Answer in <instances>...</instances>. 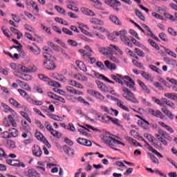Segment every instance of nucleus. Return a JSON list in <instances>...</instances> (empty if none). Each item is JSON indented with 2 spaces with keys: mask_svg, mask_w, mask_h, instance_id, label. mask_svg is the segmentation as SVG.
<instances>
[{
  "mask_svg": "<svg viewBox=\"0 0 177 177\" xmlns=\"http://www.w3.org/2000/svg\"><path fill=\"white\" fill-rule=\"evenodd\" d=\"M19 113H20L22 117H24V118H25V120H27L28 122H30V124H31V122H32L31 118H30V117H28V114H27L24 111H20Z\"/></svg>",
  "mask_w": 177,
  "mask_h": 177,
  "instance_id": "45",
  "label": "nucleus"
},
{
  "mask_svg": "<svg viewBox=\"0 0 177 177\" xmlns=\"http://www.w3.org/2000/svg\"><path fill=\"white\" fill-rule=\"evenodd\" d=\"M55 9L57 10V12H59V13H61L62 15H64L66 13V10L59 6H55Z\"/></svg>",
  "mask_w": 177,
  "mask_h": 177,
  "instance_id": "59",
  "label": "nucleus"
},
{
  "mask_svg": "<svg viewBox=\"0 0 177 177\" xmlns=\"http://www.w3.org/2000/svg\"><path fill=\"white\" fill-rule=\"evenodd\" d=\"M165 97H167V99H171L172 100H175V99H177V95L171 93H165Z\"/></svg>",
  "mask_w": 177,
  "mask_h": 177,
  "instance_id": "42",
  "label": "nucleus"
},
{
  "mask_svg": "<svg viewBox=\"0 0 177 177\" xmlns=\"http://www.w3.org/2000/svg\"><path fill=\"white\" fill-rule=\"evenodd\" d=\"M93 75L96 77V78H99V80H103L104 81H106V82H109V84H114L115 82L109 80V78H107L106 76L103 75H100L99 73L96 72V71H93Z\"/></svg>",
  "mask_w": 177,
  "mask_h": 177,
  "instance_id": "14",
  "label": "nucleus"
},
{
  "mask_svg": "<svg viewBox=\"0 0 177 177\" xmlns=\"http://www.w3.org/2000/svg\"><path fill=\"white\" fill-rule=\"evenodd\" d=\"M76 65L80 68V70H82V71H84V73H86L88 71V69L86 68V66H85L83 62L77 61Z\"/></svg>",
  "mask_w": 177,
  "mask_h": 177,
  "instance_id": "25",
  "label": "nucleus"
},
{
  "mask_svg": "<svg viewBox=\"0 0 177 177\" xmlns=\"http://www.w3.org/2000/svg\"><path fill=\"white\" fill-rule=\"evenodd\" d=\"M158 124L160 125L162 128H165V129H166V131H168V132H169L170 133H174V129L165 124L164 122H158Z\"/></svg>",
  "mask_w": 177,
  "mask_h": 177,
  "instance_id": "23",
  "label": "nucleus"
},
{
  "mask_svg": "<svg viewBox=\"0 0 177 177\" xmlns=\"http://www.w3.org/2000/svg\"><path fill=\"white\" fill-rule=\"evenodd\" d=\"M111 122H113V124H114L115 125H117L118 127L121 126V121H120V120L117 118H111Z\"/></svg>",
  "mask_w": 177,
  "mask_h": 177,
  "instance_id": "54",
  "label": "nucleus"
},
{
  "mask_svg": "<svg viewBox=\"0 0 177 177\" xmlns=\"http://www.w3.org/2000/svg\"><path fill=\"white\" fill-rule=\"evenodd\" d=\"M165 52L169 55V56H171V57H174V59H176V53L172 52L171 50L168 48H165Z\"/></svg>",
  "mask_w": 177,
  "mask_h": 177,
  "instance_id": "53",
  "label": "nucleus"
},
{
  "mask_svg": "<svg viewBox=\"0 0 177 177\" xmlns=\"http://www.w3.org/2000/svg\"><path fill=\"white\" fill-rule=\"evenodd\" d=\"M158 133H160V135L161 136H162V138H164L165 139H167L169 142L172 141V137H171V136L168 133L163 131L162 129H159L158 130Z\"/></svg>",
  "mask_w": 177,
  "mask_h": 177,
  "instance_id": "20",
  "label": "nucleus"
},
{
  "mask_svg": "<svg viewBox=\"0 0 177 177\" xmlns=\"http://www.w3.org/2000/svg\"><path fill=\"white\" fill-rule=\"evenodd\" d=\"M28 49L31 50L34 55H39V53H41V51L38 47L34 48L31 46H28Z\"/></svg>",
  "mask_w": 177,
  "mask_h": 177,
  "instance_id": "34",
  "label": "nucleus"
},
{
  "mask_svg": "<svg viewBox=\"0 0 177 177\" xmlns=\"http://www.w3.org/2000/svg\"><path fill=\"white\" fill-rule=\"evenodd\" d=\"M151 99L154 102V103H156V104H158V106H160V107H164V98H161V100H160L158 98H156V97H152Z\"/></svg>",
  "mask_w": 177,
  "mask_h": 177,
  "instance_id": "28",
  "label": "nucleus"
},
{
  "mask_svg": "<svg viewBox=\"0 0 177 177\" xmlns=\"http://www.w3.org/2000/svg\"><path fill=\"white\" fill-rule=\"evenodd\" d=\"M106 97L107 99H110L111 100H115V102H117V106L120 107V109H122V110H124V111L129 112V109H128V107L124 105V102H122V100H119L118 98L113 97L112 95H107Z\"/></svg>",
  "mask_w": 177,
  "mask_h": 177,
  "instance_id": "6",
  "label": "nucleus"
},
{
  "mask_svg": "<svg viewBox=\"0 0 177 177\" xmlns=\"http://www.w3.org/2000/svg\"><path fill=\"white\" fill-rule=\"evenodd\" d=\"M96 84L97 85L98 89H100L102 92H107V87L104 84H103V82L100 81H96Z\"/></svg>",
  "mask_w": 177,
  "mask_h": 177,
  "instance_id": "27",
  "label": "nucleus"
},
{
  "mask_svg": "<svg viewBox=\"0 0 177 177\" xmlns=\"http://www.w3.org/2000/svg\"><path fill=\"white\" fill-rule=\"evenodd\" d=\"M9 102L10 103V104H12V106H14L15 107H18V108L21 107L20 104L18 102H17L16 100H15L13 98H10L9 100Z\"/></svg>",
  "mask_w": 177,
  "mask_h": 177,
  "instance_id": "43",
  "label": "nucleus"
},
{
  "mask_svg": "<svg viewBox=\"0 0 177 177\" xmlns=\"http://www.w3.org/2000/svg\"><path fill=\"white\" fill-rule=\"evenodd\" d=\"M90 23H91V24H98L99 26L104 25V22L103 21L97 18H91L90 19Z\"/></svg>",
  "mask_w": 177,
  "mask_h": 177,
  "instance_id": "30",
  "label": "nucleus"
},
{
  "mask_svg": "<svg viewBox=\"0 0 177 177\" xmlns=\"http://www.w3.org/2000/svg\"><path fill=\"white\" fill-rule=\"evenodd\" d=\"M149 68L158 74H162V71L154 65H149Z\"/></svg>",
  "mask_w": 177,
  "mask_h": 177,
  "instance_id": "41",
  "label": "nucleus"
},
{
  "mask_svg": "<svg viewBox=\"0 0 177 177\" xmlns=\"http://www.w3.org/2000/svg\"><path fill=\"white\" fill-rule=\"evenodd\" d=\"M26 100L28 103L33 104L34 106H42V104H44V102L42 100H34L30 97H27Z\"/></svg>",
  "mask_w": 177,
  "mask_h": 177,
  "instance_id": "16",
  "label": "nucleus"
},
{
  "mask_svg": "<svg viewBox=\"0 0 177 177\" xmlns=\"http://www.w3.org/2000/svg\"><path fill=\"white\" fill-rule=\"evenodd\" d=\"M24 15L25 16H27L28 19H30L31 21H35V20L37 19V18H35V17H34L32 14L28 12L25 11Z\"/></svg>",
  "mask_w": 177,
  "mask_h": 177,
  "instance_id": "51",
  "label": "nucleus"
},
{
  "mask_svg": "<svg viewBox=\"0 0 177 177\" xmlns=\"http://www.w3.org/2000/svg\"><path fill=\"white\" fill-rule=\"evenodd\" d=\"M48 117L50 118L51 120H54V121H63V118L60 117L59 115H57L55 114H48Z\"/></svg>",
  "mask_w": 177,
  "mask_h": 177,
  "instance_id": "33",
  "label": "nucleus"
},
{
  "mask_svg": "<svg viewBox=\"0 0 177 177\" xmlns=\"http://www.w3.org/2000/svg\"><path fill=\"white\" fill-rule=\"evenodd\" d=\"M134 12L136 13V16H138L140 20H142V21H145V20H146V17L143 16V14H142V12H140L139 10L136 9Z\"/></svg>",
  "mask_w": 177,
  "mask_h": 177,
  "instance_id": "35",
  "label": "nucleus"
},
{
  "mask_svg": "<svg viewBox=\"0 0 177 177\" xmlns=\"http://www.w3.org/2000/svg\"><path fill=\"white\" fill-rule=\"evenodd\" d=\"M8 121H10V122H11L12 126L14 128H16V127H17V123H16V122H15V119H13V117H12L11 115H8Z\"/></svg>",
  "mask_w": 177,
  "mask_h": 177,
  "instance_id": "56",
  "label": "nucleus"
},
{
  "mask_svg": "<svg viewBox=\"0 0 177 177\" xmlns=\"http://www.w3.org/2000/svg\"><path fill=\"white\" fill-rule=\"evenodd\" d=\"M19 70H21L23 73H31V70L26 66H23L22 65H19Z\"/></svg>",
  "mask_w": 177,
  "mask_h": 177,
  "instance_id": "55",
  "label": "nucleus"
},
{
  "mask_svg": "<svg viewBox=\"0 0 177 177\" xmlns=\"http://www.w3.org/2000/svg\"><path fill=\"white\" fill-rule=\"evenodd\" d=\"M151 157V160L152 161V162H153V164H160V160H158V159L153 154L150 155Z\"/></svg>",
  "mask_w": 177,
  "mask_h": 177,
  "instance_id": "60",
  "label": "nucleus"
},
{
  "mask_svg": "<svg viewBox=\"0 0 177 177\" xmlns=\"http://www.w3.org/2000/svg\"><path fill=\"white\" fill-rule=\"evenodd\" d=\"M109 19L113 24H115L116 26H122V22H121L120 19L115 15H109Z\"/></svg>",
  "mask_w": 177,
  "mask_h": 177,
  "instance_id": "17",
  "label": "nucleus"
},
{
  "mask_svg": "<svg viewBox=\"0 0 177 177\" xmlns=\"http://www.w3.org/2000/svg\"><path fill=\"white\" fill-rule=\"evenodd\" d=\"M99 121H101V122H104V124H110L111 117L109 115H99L98 116Z\"/></svg>",
  "mask_w": 177,
  "mask_h": 177,
  "instance_id": "19",
  "label": "nucleus"
},
{
  "mask_svg": "<svg viewBox=\"0 0 177 177\" xmlns=\"http://www.w3.org/2000/svg\"><path fill=\"white\" fill-rule=\"evenodd\" d=\"M148 42L151 45V46H152V48H155L156 50H160V46H158V44H156V41L151 40V39H149Z\"/></svg>",
  "mask_w": 177,
  "mask_h": 177,
  "instance_id": "40",
  "label": "nucleus"
},
{
  "mask_svg": "<svg viewBox=\"0 0 177 177\" xmlns=\"http://www.w3.org/2000/svg\"><path fill=\"white\" fill-rule=\"evenodd\" d=\"M38 77L39 80H41V81H45V82H48L50 86H55V88H60L62 86L60 84H59V82L56 81L50 80V78H49V77L44 74H39Z\"/></svg>",
  "mask_w": 177,
  "mask_h": 177,
  "instance_id": "5",
  "label": "nucleus"
},
{
  "mask_svg": "<svg viewBox=\"0 0 177 177\" xmlns=\"http://www.w3.org/2000/svg\"><path fill=\"white\" fill-rule=\"evenodd\" d=\"M8 132L11 138H17L19 136V131L15 128H8Z\"/></svg>",
  "mask_w": 177,
  "mask_h": 177,
  "instance_id": "26",
  "label": "nucleus"
},
{
  "mask_svg": "<svg viewBox=\"0 0 177 177\" xmlns=\"http://www.w3.org/2000/svg\"><path fill=\"white\" fill-rule=\"evenodd\" d=\"M35 137L37 138V139H38V140H41V142H43V143L46 145V146H47L48 149H50V144L42 133L39 132H36Z\"/></svg>",
  "mask_w": 177,
  "mask_h": 177,
  "instance_id": "10",
  "label": "nucleus"
},
{
  "mask_svg": "<svg viewBox=\"0 0 177 177\" xmlns=\"http://www.w3.org/2000/svg\"><path fill=\"white\" fill-rule=\"evenodd\" d=\"M111 78L118 82V84H120V85H124V81H125V76L122 75L116 74V75H111Z\"/></svg>",
  "mask_w": 177,
  "mask_h": 177,
  "instance_id": "9",
  "label": "nucleus"
},
{
  "mask_svg": "<svg viewBox=\"0 0 177 177\" xmlns=\"http://www.w3.org/2000/svg\"><path fill=\"white\" fill-rule=\"evenodd\" d=\"M93 2H94V6L97 9H100V10H103V8H102V2L99 0H94Z\"/></svg>",
  "mask_w": 177,
  "mask_h": 177,
  "instance_id": "46",
  "label": "nucleus"
},
{
  "mask_svg": "<svg viewBox=\"0 0 177 177\" xmlns=\"http://www.w3.org/2000/svg\"><path fill=\"white\" fill-rule=\"evenodd\" d=\"M122 91H123L122 96L124 99H126V100L131 102V103H139V101L138 99H136V97H135V94L131 92V91H129V89H128L127 87H122Z\"/></svg>",
  "mask_w": 177,
  "mask_h": 177,
  "instance_id": "3",
  "label": "nucleus"
},
{
  "mask_svg": "<svg viewBox=\"0 0 177 177\" xmlns=\"http://www.w3.org/2000/svg\"><path fill=\"white\" fill-rule=\"evenodd\" d=\"M104 140L111 149H113V150H116L117 151H120V149L114 147H117L118 145H122V146H125V144L124 142H122L120 140H115V138H113L111 137H104Z\"/></svg>",
  "mask_w": 177,
  "mask_h": 177,
  "instance_id": "2",
  "label": "nucleus"
},
{
  "mask_svg": "<svg viewBox=\"0 0 177 177\" xmlns=\"http://www.w3.org/2000/svg\"><path fill=\"white\" fill-rule=\"evenodd\" d=\"M28 177H41V174L37 173L35 169H30L28 170Z\"/></svg>",
  "mask_w": 177,
  "mask_h": 177,
  "instance_id": "24",
  "label": "nucleus"
},
{
  "mask_svg": "<svg viewBox=\"0 0 177 177\" xmlns=\"http://www.w3.org/2000/svg\"><path fill=\"white\" fill-rule=\"evenodd\" d=\"M139 125H142L143 127L144 125H150V123H149L148 121L141 118L140 120H138Z\"/></svg>",
  "mask_w": 177,
  "mask_h": 177,
  "instance_id": "62",
  "label": "nucleus"
},
{
  "mask_svg": "<svg viewBox=\"0 0 177 177\" xmlns=\"http://www.w3.org/2000/svg\"><path fill=\"white\" fill-rule=\"evenodd\" d=\"M161 110L162 113H164V114H165V115H167V117L169 118V120H174V114H172V112H171V111L164 108H162Z\"/></svg>",
  "mask_w": 177,
  "mask_h": 177,
  "instance_id": "32",
  "label": "nucleus"
},
{
  "mask_svg": "<svg viewBox=\"0 0 177 177\" xmlns=\"http://www.w3.org/2000/svg\"><path fill=\"white\" fill-rule=\"evenodd\" d=\"M104 3L116 11L118 10V6H121V3L117 0H104Z\"/></svg>",
  "mask_w": 177,
  "mask_h": 177,
  "instance_id": "7",
  "label": "nucleus"
},
{
  "mask_svg": "<svg viewBox=\"0 0 177 177\" xmlns=\"http://www.w3.org/2000/svg\"><path fill=\"white\" fill-rule=\"evenodd\" d=\"M79 52L80 53H82L83 57H84V59H86V60H88L91 57V54L89 53L86 52V50L80 49V50H79Z\"/></svg>",
  "mask_w": 177,
  "mask_h": 177,
  "instance_id": "38",
  "label": "nucleus"
},
{
  "mask_svg": "<svg viewBox=\"0 0 177 177\" xmlns=\"http://www.w3.org/2000/svg\"><path fill=\"white\" fill-rule=\"evenodd\" d=\"M125 81H124V84L128 86V88H130V89H133V91H135V81L131 77L128 75L124 76Z\"/></svg>",
  "mask_w": 177,
  "mask_h": 177,
  "instance_id": "8",
  "label": "nucleus"
},
{
  "mask_svg": "<svg viewBox=\"0 0 177 177\" xmlns=\"http://www.w3.org/2000/svg\"><path fill=\"white\" fill-rule=\"evenodd\" d=\"M115 35L120 37L122 42L125 44V45H127L129 48H132L133 45L132 43H131V37H127V30H122L119 32H116Z\"/></svg>",
  "mask_w": 177,
  "mask_h": 177,
  "instance_id": "4",
  "label": "nucleus"
},
{
  "mask_svg": "<svg viewBox=\"0 0 177 177\" xmlns=\"http://www.w3.org/2000/svg\"><path fill=\"white\" fill-rule=\"evenodd\" d=\"M77 101L80 103H83V104H84L85 106H89L90 105V104L88 102H86L84 98H82V97H77Z\"/></svg>",
  "mask_w": 177,
  "mask_h": 177,
  "instance_id": "61",
  "label": "nucleus"
},
{
  "mask_svg": "<svg viewBox=\"0 0 177 177\" xmlns=\"http://www.w3.org/2000/svg\"><path fill=\"white\" fill-rule=\"evenodd\" d=\"M81 127H82V129H78V132L82 133V135H84L85 136H86V135H88V133H86V131H89V129H86V127H85L84 126H81Z\"/></svg>",
  "mask_w": 177,
  "mask_h": 177,
  "instance_id": "50",
  "label": "nucleus"
},
{
  "mask_svg": "<svg viewBox=\"0 0 177 177\" xmlns=\"http://www.w3.org/2000/svg\"><path fill=\"white\" fill-rule=\"evenodd\" d=\"M144 138H145V139L148 140L149 143H153V142H154V136H153L150 133H144Z\"/></svg>",
  "mask_w": 177,
  "mask_h": 177,
  "instance_id": "36",
  "label": "nucleus"
},
{
  "mask_svg": "<svg viewBox=\"0 0 177 177\" xmlns=\"http://www.w3.org/2000/svg\"><path fill=\"white\" fill-rule=\"evenodd\" d=\"M166 80H167V81L170 82V84H172L173 85H176V86H177V80H175L174 78H171V77H167Z\"/></svg>",
  "mask_w": 177,
  "mask_h": 177,
  "instance_id": "64",
  "label": "nucleus"
},
{
  "mask_svg": "<svg viewBox=\"0 0 177 177\" xmlns=\"http://www.w3.org/2000/svg\"><path fill=\"white\" fill-rule=\"evenodd\" d=\"M1 106L3 107V109H5V110H6V113H8V112H15L14 111H13V109H12V108H10L9 106H8L6 104H5V103H3V102H1Z\"/></svg>",
  "mask_w": 177,
  "mask_h": 177,
  "instance_id": "49",
  "label": "nucleus"
},
{
  "mask_svg": "<svg viewBox=\"0 0 177 177\" xmlns=\"http://www.w3.org/2000/svg\"><path fill=\"white\" fill-rule=\"evenodd\" d=\"M43 64L47 70L53 71L56 68V64H55L53 61H44Z\"/></svg>",
  "mask_w": 177,
  "mask_h": 177,
  "instance_id": "12",
  "label": "nucleus"
},
{
  "mask_svg": "<svg viewBox=\"0 0 177 177\" xmlns=\"http://www.w3.org/2000/svg\"><path fill=\"white\" fill-rule=\"evenodd\" d=\"M93 28L94 30H97V31H100V32H103L104 34H106V35H109V30L107 29L103 28V27H95L93 26Z\"/></svg>",
  "mask_w": 177,
  "mask_h": 177,
  "instance_id": "39",
  "label": "nucleus"
},
{
  "mask_svg": "<svg viewBox=\"0 0 177 177\" xmlns=\"http://www.w3.org/2000/svg\"><path fill=\"white\" fill-rule=\"evenodd\" d=\"M148 112L151 114V115H153V117H157V118H160V120H164V115L158 110H153L152 109H149Z\"/></svg>",
  "mask_w": 177,
  "mask_h": 177,
  "instance_id": "11",
  "label": "nucleus"
},
{
  "mask_svg": "<svg viewBox=\"0 0 177 177\" xmlns=\"http://www.w3.org/2000/svg\"><path fill=\"white\" fill-rule=\"evenodd\" d=\"M163 103H165V105L169 106V107H171V109H175L176 108V106L174 102H172L169 100H167V98H163Z\"/></svg>",
  "mask_w": 177,
  "mask_h": 177,
  "instance_id": "31",
  "label": "nucleus"
},
{
  "mask_svg": "<svg viewBox=\"0 0 177 177\" xmlns=\"http://www.w3.org/2000/svg\"><path fill=\"white\" fill-rule=\"evenodd\" d=\"M99 51L100 53H102L104 56H111V55H120L122 56V50L118 46L113 44L109 45L106 48H100Z\"/></svg>",
  "mask_w": 177,
  "mask_h": 177,
  "instance_id": "1",
  "label": "nucleus"
},
{
  "mask_svg": "<svg viewBox=\"0 0 177 177\" xmlns=\"http://www.w3.org/2000/svg\"><path fill=\"white\" fill-rule=\"evenodd\" d=\"M135 53L138 55V56L145 57V53H143V51H142L140 49L138 48H135Z\"/></svg>",
  "mask_w": 177,
  "mask_h": 177,
  "instance_id": "58",
  "label": "nucleus"
},
{
  "mask_svg": "<svg viewBox=\"0 0 177 177\" xmlns=\"http://www.w3.org/2000/svg\"><path fill=\"white\" fill-rule=\"evenodd\" d=\"M6 162L8 165H11V167H16V165H17V160L8 159Z\"/></svg>",
  "mask_w": 177,
  "mask_h": 177,
  "instance_id": "48",
  "label": "nucleus"
},
{
  "mask_svg": "<svg viewBox=\"0 0 177 177\" xmlns=\"http://www.w3.org/2000/svg\"><path fill=\"white\" fill-rule=\"evenodd\" d=\"M104 65L106 66V68H109V70H111V71L117 68V66H115V64H111L109 60H106L104 62Z\"/></svg>",
  "mask_w": 177,
  "mask_h": 177,
  "instance_id": "29",
  "label": "nucleus"
},
{
  "mask_svg": "<svg viewBox=\"0 0 177 177\" xmlns=\"http://www.w3.org/2000/svg\"><path fill=\"white\" fill-rule=\"evenodd\" d=\"M94 97H95V99H97V100H100V102H103L105 99L104 96L102 95V93H99V91H97V93H95V95Z\"/></svg>",
  "mask_w": 177,
  "mask_h": 177,
  "instance_id": "44",
  "label": "nucleus"
},
{
  "mask_svg": "<svg viewBox=\"0 0 177 177\" xmlns=\"http://www.w3.org/2000/svg\"><path fill=\"white\" fill-rule=\"evenodd\" d=\"M47 44L48 46L52 48V49H53L54 50H60V47H59L58 46H55V44H53V42L48 41Z\"/></svg>",
  "mask_w": 177,
  "mask_h": 177,
  "instance_id": "52",
  "label": "nucleus"
},
{
  "mask_svg": "<svg viewBox=\"0 0 177 177\" xmlns=\"http://www.w3.org/2000/svg\"><path fill=\"white\" fill-rule=\"evenodd\" d=\"M133 64L136 66V67H138V68H143V64L136 61V59H133Z\"/></svg>",
  "mask_w": 177,
  "mask_h": 177,
  "instance_id": "63",
  "label": "nucleus"
},
{
  "mask_svg": "<svg viewBox=\"0 0 177 177\" xmlns=\"http://www.w3.org/2000/svg\"><path fill=\"white\" fill-rule=\"evenodd\" d=\"M32 154L35 156V157H41L42 156V150L41 149V147L38 145H34L32 147Z\"/></svg>",
  "mask_w": 177,
  "mask_h": 177,
  "instance_id": "13",
  "label": "nucleus"
},
{
  "mask_svg": "<svg viewBox=\"0 0 177 177\" xmlns=\"http://www.w3.org/2000/svg\"><path fill=\"white\" fill-rule=\"evenodd\" d=\"M26 4L30 5V6H32V8H33L36 12H39V8H38V5L37 4V3H35V1H30L29 3L27 2Z\"/></svg>",
  "mask_w": 177,
  "mask_h": 177,
  "instance_id": "37",
  "label": "nucleus"
},
{
  "mask_svg": "<svg viewBox=\"0 0 177 177\" xmlns=\"http://www.w3.org/2000/svg\"><path fill=\"white\" fill-rule=\"evenodd\" d=\"M17 92H19V95L22 96V97H25V99H27V97H30L28 96V94L26 93V91L23 89L19 88L17 90Z\"/></svg>",
  "mask_w": 177,
  "mask_h": 177,
  "instance_id": "47",
  "label": "nucleus"
},
{
  "mask_svg": "<svg viewBox=\"0 0 177 177\" xmlns=\"http://www.w3.org/2000/svg\"><path fill=\"white\" fill-rule=\"evenodd\" d=\"M52 77L57 80V81H60L61 82H64V81H66V77L57 73H53Z\"/></svg>",
  "mask_w": 177,
  "mask_h": 177,
  "instance_id": "22",
  "label": "nucleus"
},
{
  "mask_svg": "<svg viewBox=\"0 0 177 177\" xmlns=\"http://www.w3.org/2000/svg\"><path fill=\"white\" fill-rule=\"evenodd\" d=\"M2 158H8V155L5 153L3 149L0 148V160H2Z\"/></svg>",
  "mask_w": 177,
  "mask_h": 177,
  "instance_id": "57",
  "label": "nucleus"
},
{
  "mask_svg": "<svg viewBox=\"0 0 177 177\" xmlns=\"http://www.w3.org/2000/svg\"><path fill=\"white\" fill-rule=\"evenodd\" d=\"M77 143H79V145H82V146H86L87 147H91V146H92V142L85 138H79L77 139Z\"/></svg>",
  "mask_w": 177,
  "mask_h": 177,
  "instance_id": "15",
  "label": "nucleus"
},
{
  "mask_svg": "<svg viewBox=\"0 0 177 177\" xmlns=\"http://www.w3.org/2000/svg\"><path fill=\"white\" fill-rule=\"evenodd\" d=\"M81 12H83L84 15H86V16H95V12L92 11L91 10L86 8H82L80 9Z\"/></svg>",
  "mask_w": 177,
  "mask_h": 177,
  "instance_id": "21",
  "label": "nucleus"
},
{
  "mask_svg": "<svg viewBox=\"0 0 177 177\" xmlns=\"http://www.w3.org/2000/svg\"><path fill=\"white\" fill-rule=\"evenodd\" d=\"M141 75L147 81H149L150 82H154V77L149 73H147L145 71H142L141 72Z\"/></svg>",
  "mask_w": 177,
  "mask_h": 177,
  "instance_id": "18",
  "label": "nucleus"
}]
</instances>
